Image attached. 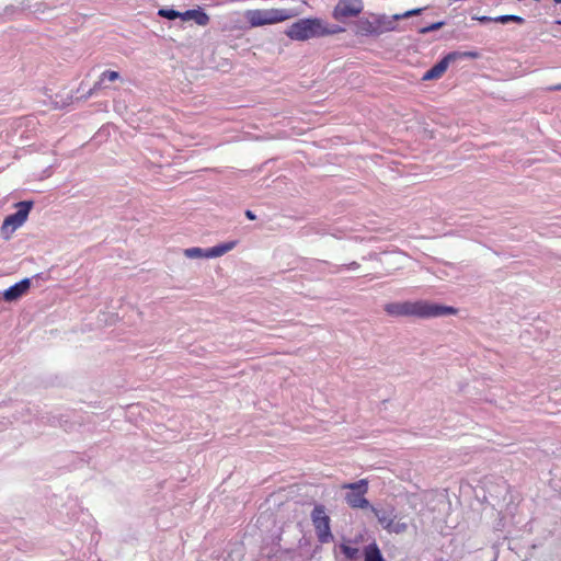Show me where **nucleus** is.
I'll return each instance as SVG.
<instances>
[{
    "label": "nucleus",
    "mask_w": 561,
    "mask_h": 561,
    "mask_svg": "<svg viewBox=\"0 0 561 561\" xmlns=\"http://www.w3.org/2000/svg\"><path fill=\"white\" fill-rule=\"evenodd\" d=\"M453 53L457 54V59L466 58V59H476L479 57V53L474 50L469 51H457L454 50Z\"/></svg>",
    "instance_id": "24"
},
{
    "label": "nucleus",
    "mask_w": 561,
    "mask_h": 561,
    "mask_svg": "<svg viewBox=\"0 0 561 561\" xmlns=\"http://www.w3.org/2000/svg\"><path fill=\"white\" fill-rule=\"evenodd\" d=\"M493 22L501 23V24H507V23L513 22V23L522 25L525 23V19L523 16L515 15V14H503V15L494 16Z\"/></svg>",
    "instance_id": "16"
},
{
    "label": "nucleus",
    "mask_w": 561,
    "mask_h": 561,
    "mask_svg": "<svg viewBox=\"0 0 561 561\" xmlns=\"http://www.w3.org/2000/svg\"><path fill=\"white\" fill-rule=\"evenodd\" d=\"M182 21L193 20L199 26H206L209 23V15L203 8L188 9L182 12Z\"/></svg>",
    "instance_id": "11"
},
{
    "label": "nucleus",
    "mask_w": 561,
    "mask_h": 561,
    "mask_svg": "<svg viewBox=\"0 0 561 561\" xmlns=\"http://www.w3.org/2000/svg\"><path fill=\"white\" fill-rule=\"evenodd\" d=\"M296 13L291 9H254L244 14L251 27L276 24L294 18Z\"/></svg>",
    "instance_id": "3"
},
{
    "label": "nucleus",
    "mask_w": 561,
    "mask_h": 561,
    "mask_svg": "<svg viewBox=\"0 0 561 561\" xmlns=\"http://www.w3.org/2000/svg\"><path fill=\"white\" fill-rule=\"evenodd\" d=\"M342 490H346L345 502L352 508H367L370 506L369 501L365 497L368 491V481L362 479L354 483H345Z\"/></svg>",
    "instance_id": "5"
},
{
    "label": "nucleus",
    "mask_w": 561,
    "mask_h": 561,
    "mask_svg": "<svg viewBox=\"0 0 561 561\" xmlns=\"http://www.w3.org/2000/svg\"><path fill=\"white\" fill-rule=\"evenodd\" d=\"M457 54L447 53L437 62H435L422 77L423 81H432L439 79L448 69L450 62L457 60Z\"/></svg>",
    "instance_id": "10"
},
{
    "label": "nucleus",
    "mask_w": 561,
    "mask_h": 561,
    "mask_svg": "<svg viewBox=\"0 0 561 561\" xmlns=\"http://www.w3.org/2000/svg\"><path fill=\"white\" fill-rule=\"evenodd\" d=\"M477 20H478L481 24H486V23L493 22V18H491V16H486V15L479 16V18H477Z\"/></svg>",
    "instance_id": "27"
},
{
    "label": "nucleus",
    "mask_w": 561,
    "mask_h": 561,
    "mask_svg": "<svg viewBox=\"0 0 561 561\" xmlns=\"http://www.w3.org/2000/svg\"><path fill=\"white\" fill-rule=\"evenodd\" d=\"M340 548H341V551L345 556L346 559L354 561V560H356L358 558L359 550L357 548L352 547V546L346 545V543L341 545Z\"/></svg>",
    "instance_id": "19"
},
{
    "label": "nucleus",
    "mask_w": 561,
    "mask_h": 561,
    "mask_svg": "<svg viewBox=\"0 0 561 561\" xmlns=\"http://www.w3.org/2000/svg\"><path fill=\"white\" fill-rule=\"evenodd\" d=\"M371 511L375 513V515L377 516L378 518V522L382 525V527L386 529V524L389 522V519H391L390 517L386 516V515H380L379 514V511L376 510L375 507H371Z\"/></svg>",
    "instance_id": "25"
},
{
    "label": "nucleus",
    "mask_w": 561,
    "mask_h": 561,
    "mask_svg": "<svg viewBox=\"0 0 561 561\" xmlns=\"http://www.w3.org/2000/svg\"><path fill=\"white\" fill-rule=\"evenodd\" d=\"M43 420H46L45 422L49 424L50 426H59L66 428V424L68 423V415L59 414V415H47L43 416Z\"/></svg>",
    "instance_id": "15"
},
{
    "label": "nucleus",
    "mask_w": 561,
    "mask_h": 561,
    "mask_svg": "<svg viewBox=\"0 0 561 561\" xmlns=\"http://www.w3.org/2000/svg\"><path fill=\"white\" fill-rule=\"evenodd\" d=\"M33 278L43 279V273H37L33 277H25L16 282L15 284L11 285L7 289L0 291V299H3L7 302H14L19 300L30 290Z\"/></svg>",
    "instance_id": "8"
},
{
    "label": "nucleus",
    "mask_w": 561,
    "mask_h": 561,
    "mask_svg": "<svg viewBox=\"0 0 561 561\" xmlns=\"http://www.w3.org/2000/svg\"><path fill=\"white\" fill-rule=\"evenodd\" d=\"M342 31L341 26L336 24L329 25L320 18H302L289 25L284 33L291 41L306 42Z\"/></svg>",
    "instance_id": "2"
},
{
    "label": "nucleus",
    "mask_w": 561,
    "mask_h": 561,
    "mask_svg": "<svg viewBox=\"0 0 561 561\" xmlns=\"http://www.w3.org/2000/svg\"><path fill=\"white\" fill-rule=\"evenodd\" d=\"M363 9V0H339L333 9L332 15L335 20L354 18L359 15Z\"/></svg>",
    "instance_id": "9"
},
{
    "label": "nucleus",
    "mask_w": 561,
    "mask_h": 561,
    "mask_svg": "<svg viewBox=\"0 0 561 561\" xmlns=\"http://www.w3.org/2000/svg\"><path fill=\"white\" fill-rule=\"evenodd\" d=\"M207 249L193 247L184 250V254L190 259L206 257Z\"/></svg>",
    "instance_id": "20"
},
{
    "label": "nucleus",
    "mask_w": 561,
    "mask_h": 561,
    "mask_svg": "<svg viewBox=\"0 0 561 561\" xmlns=\"http://www.w3.org/2000/svg\"><path fill=\"white\" fill-rule=\"evenodd\" d=\"M386 529L389 533L401 534L408 529V524L401 520H397L396 518L389 519V522L386 524Z\"/></svg>",
    "instance_id": "17"
},
{
    "label": "nucleus",
    "mask_w": 561,
    "mask_h": 561,
    "mask_svg": "<svg viewBox=\"0 0 561 561\" xmlns=\"http://www.w3.org/2000/svg\"><path fill=\"white\" fill-rule=\"evenodd\" d=\"M237 244H238L237 240H230V241L221 242L214 247L207 248L206 259L219 257V256L226 254L227 252L231 251L232 249H234Z\"/></svg>",
    "instance_id": "13"
},
{
    "label": "nucleus",
    "mask_w": 561,
    "mask_h": 561,
    "mask_svg": "<svg viewBox=\"0 0 561 561\" xmlns=\"http://www.w3.org/2000/svg\"><path fill=\"white\" fill-rule=\"evenodd\" d=\"M424 10L425 8H416L408 10L401 14H393L392 16H387L386 14L375 15L378 36L385 32L394 31L397 28V21L408 19L414 15H420Z\"/></svg>",
    "instance_id": "7"
},
{
    "label": "nucleus",
    "mask_w": 561,
    "mask_h": 561,
    "mask_svg": "<svg viewBox=\"0 0 561 561\" xmlns=\"http://www.w3.org/2000/svg\"><path fill=\"white\" fill-rule=\"evenodd\" d=\"M312 524L317 537L321 543H328L333 539L330 527V517L325 514L323 506H316L311 513Z\"/></svg>",
    "instance_id": "6"
},
{
    "label": "nucleus",
    "mask_w": 561,
    "mask_h": 561,
    "mask_svg": "<svg viewBox=\"0 0 561 561\" xmlns=\"http://www.w3.org/2000/svg\"><path fill=\"white\" fill-rule=\"evenodd\" d=\"M357 268H359V264L356 261H353L348 264L336 265L335 270L332 271V273H340L342 271H355Z\"/></svg>",
    "instance_id": "23"
},
{
    "label": "nucleus",
    "mask_w": 561,
    "mask_h": 561,
    "mask_svg": "<svg viewBox=\"0 0 561 561\" xmlns=\"http://www.w3.org/2000/svg\"><path fill=\"white\" fill-rule=\"evenodd\" d=\"M557 23L561 25V20H558Z\"/></svg>",
    "instance_id": "32"
},
{
    "label": "nucleus",
    "mask_w": 561,
    "mask_h": 561,
    "mask_svg": "<svg viewBox=\"0 0 561 561\" xmlns=\"http://www.w3.org/2000/svg\"><path fill=\"white\" fill-rule=\"evenodd\" d=\"M244 215H245V217H247L249 220H255V219H256V215H255L252 210H250V209H247V210L244 211Z\"/></svg>",
    "instance_id": "28"
},
{
    "label": "nucleus",
    "mask_w": 561,
    "mask_h": 561,
    "mask_svg": "<svg viewBox=\"0 0 561 561\" xmlns=\"http://www.w3.org/2000/svg\"><path fill=\"white\" fill-rule=\"evenodd\" d=\"M364 561H383V557L376 542L369 543L365 547Z\"/></svg>",
    "instance_id": "14"
},
{
    "label": "nucleus",
    "mask_w": 561,
    "mask_h": 561,
    "mask_svg": "<svg viewBox=\"0 0 561 561\" xmlns=\"http://www.w3.org/2000/svg\"><path fill=\"white\" fill-rule=\"evenodd\" d=\"M322 264H325V265H331L330 262L328 261H321Z\"/></svg>",
    "instance_id": "30"
},
{
    "label": "nucleus",
    "mask_w": 561,
    "mask_h": 561,
    "mask_svg": "<svg viewBox=\"0 0 561 561\" xmlns=\"http://www.w3.org/2000/svg\"><path fill=\"white\" fill-rule=\"evenodd\" d=\"M356 34L360 36H378L376 22L368 18H359L355 24Z\"/></svg>",
    "instance_id": "12"
},
{
    "label": "nucleus",
    "mask_w": 561,
    "mask_h": 561,
    "mask_svg": "<svg viewBox=\"0 0 561 561\" xmlns=\"http://www.w3.org/2000/svg\"><path fill=\"white\" fill-rule=\"evenodd\" d=\"M385 311L391 317H416L421 319L439 318L457 314L458 309L440 302L416 300L389 302L385 305Z\"/></svg>",
    "instance_id": "1"
},
{
    "label": "nucleus",
    "mask_w": 561,
    "mask_h": 561,
    "mask_svg": "<svg viewBox=\"0 0 561 561\" xmlns=\"http://www.w3.org/2000/svg\"><path fill=\"white\" fill-rule=\"evenodd\" d=\"M100 76L102 77V81H105V82L106 81L113 82V81L121 79V73L115 70H105Z\"/></svg>",
    "instance_id": "22"
},
{
    "label": "nucleus",
    "mask_w": 561,
    "mask_h": 561,
    "mask_svg": "<svg viewBox=\"0 0 561 561\" xmlns=\"http://www.w3.org/2000/svg\"><path fill=\"white\" fill-rule=\"evenodd\" d=\"M550 90L551 91H561V83L551 87Z\"/></svg>",
    "instance_id": "29"
},
{
    "label": "nucleus",
    "mask_w": 561,
    "mask_h": 561,
    "mask_svg": "<svg viewBox=\"0 0 561 561\" xmlns=\"http://www.w3.org/2000/svg\"><path fill=\"white\" fill-rule=\"evenodd\" d=\"M181 14H182V12H180L173 8H161L158 11L159 16L164 18L169 21H174L176 19L181 20V16H182Z\"/></svg>",
    "instance_id": "18"
},
{
    "label": "nucleus",
    "mask_w": 561,
    "mask_h": 561,
    "mask_svg": "<svg viewBox=\"0 0 561 561\" xmlns=\"http://www.w3.org/2000/svg\"><path fill=\"white\" fill-rule=\"evenodd\" d=\"M104 83H105V81H102V77L100 76L99 80L94 83V85L90 92V95L92 94V92L102 89L104 87Z\"/></svg>",
    "instance_id": "26"
},
{
    "label": "nucleus",
    "mask_w": 561,
    "mask_h": 561,
    "mask_svg": "<svg viewBox=\"0 0 561 561\" xmlns=\"http://www.w3.org/2000/svg\"><path fill=\"white\" fill-rule=\"evenodd\" d=\"M445 25H446V21H437V22H433L431 24L420 27L417 30V32H419V34H428L431 32L440 30Z\"/></svg>",
    "instance_id": "21"
},
{
    "label": "nucleus",
    "mask_w": 561,
    "mask_h": 561,
    "mask_svg": "<svg viewBox=\"0 0 561 561\" xmlns=\"http://www.w3.org/2000/svg\"><path fill=\"white\" fill-rule=\"evenodd\" d=\"M554 3L561 4V0H553Z\"/></svg>",
    "instance_id": "31"
},
{
    "label": "nucleus",
    "mask_w": 561,
    "mask_h": 561,
    "mask_svg": "<svg viewBox=\"0 0 561 561\" xmlns=\"http://www.w3.org/2000/svg\"><path fill=\"white\" fill-rule=\"evenodd\" d=\"M16 210L8 215L1 226V234L3 239H10L11 234L20 228L28 217L30 211L34 206L33 201H21L16 203Z\"/></svg>",
    "instance_id": "4"
}]
</instances>
